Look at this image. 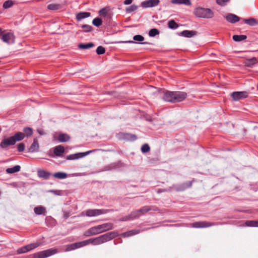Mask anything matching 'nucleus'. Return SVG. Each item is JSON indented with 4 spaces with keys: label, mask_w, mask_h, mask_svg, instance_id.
Returning a JSON list of instances; mask_svg holds the SVG:
<instances>
[{
    "label": "nucleus",
    "mask_w": 258,
    "mask_h": 258,
    "mask_svg": "<svg viewBox=\"0 0 258 258\" xmlns=\"http://www.w3.org/2000/svg\"><path fill=\"white\" fill-rule=\"evenodd\" d=\"M187 97L186 93L181 91H166L163 99L167 102H179L184 100Z\"/></svg>",
    "instance_id": "1"
},
{
    "label": "nucleus",
    "mask_w": 258,
    "mask_h": 258,
    "mask_svg": "<svg viewBox=\"0 0 258 258\" xmlns=\"http://www.w3.org/2000/svg\"><path fill=\"white\" fill-rule=\"evenodd\" d=\"M113 228V225L112 223H104L90 228L85 232L84 235L86 236H90L112 229Z\"/></svg>",
    "instance_id": "2"
},
{
    "label": "nucleus",
    "mask_w": 258,
    "mask_h": 258,
    "mask_svg": "<svg viewBox=\"0 0 258 258\" xmlns=\"http://www.w3.org/2000/svg\"><path fill=\"white\" fill-rule=\"evenodd\" d=\"M117 233L114 231L109 232L99 237L87 239L88 244L99 245L109 241L117 236Z\"/></svg>",
    "instance_id": "3"
},
{
    "label": "nucleus",
    "mask_w": 258,
    "mask_h": 258,
    "mask_svg": "<svg viewBox=\"0 0 258 258\" xmlns=\"http://www.w3.org/2000/svg\"><path fill=\"white\" fill-rule=\"evenodd\" d=\"M24 139V134L22 132H17L13 136L5 138L0 144L2 148H6L10 145H14L17 142L21 141Z\"/></svg>",
    "instance_id": "4"
},
{
    "label": "nucleus",
    "mask_w": 258,
    "mask_h": 258,
    "mask_svg": "<svg viewBox=\"0 0 258 258\" xmlns=\"http://www.w3.org/2000/svg\"><path fill=\"white\" fill-rule=\"evenodd\" d=\"M195 14L198 17L207 19L214 17L213 12L208 8H198L195 10Z\"/></svg>",
    "instance_id": "5"
},
{
    "label": "nucleus",
    "mask_w": 258,
    "mask_h": 258,
    "mask_svg": "<svg viewBox=\"0 0 258 258\" xmlns=\"http://www.w3.org/2000/svg\"><path fill=\"white\" fill-rule=\"evenodd\" d=\"M58 252L56 248H50L36 252L33 254V258H46Z\"/></svg>",
    "instance_id": "6"
},
{
    "label": "nucleus",
    "mask_w": 258,
    "mask_h": 258,
    "mask_svg": "<svg viewBox=\"0 0 258 258\" xmlns=\"http://www.w3.org/2000/svg\"><path fill=\"white\" fill-rule=\"evenodd\" d=\"M64 152V147L61 145H58L49 150L48 155L50 157H61Z\"/></svg>",
    "instance_id": "7"
},
{
    "label": "nucleus",
    "mask_w": 258,
    "mask_h": 258,
    "mask_svg": "<svg viewBox=\"0 0 258 258\" xmlns=\"http://www.w3.org/2000/svg\"><path fill=\"white\" fill-rule=\"evenodd\" d=\"M111 210L106 209H89L85 212V214L88 217H95L102 214H106Z\"/></svg>",
    "instance_id": "8"
},
{
    "label": "nucleus",
    "mask_w": 258,
    "mask_h": 258,
    "mask_svg": "<svg viewBox=\"0 0 258 258\" xmlns=\"http://www.w3.org/2000/svg\"><path fill=\"white\" fill-rule=\"evenodd\" d=\"M42 244L41 242H36V243H31L30 244L27 245L26 246H24L23 247H22L21 248H19L17 249V253L21 254L27 252L28 251H30L31 250H32L35 248H37V247L40 246Z\"/></svg>",
    "instance_id": "9"
},
{
    "label": "nucleus",
    "mask_w": 258,
    "mask_h": 258,
    "mask_svg": "<svg viewBox=\"0 0 258 258\" xmlns=\"http://www.w3.org/2000/svg\"><path fill=\"white\" fill-rule=\"evenodd\" d=\"M1 39L5 43L11 44L15 42V37L13 33L5 32V33L1 37Z\"/></svg>",
    "instance_id": "10"
},
{
    "label": "nucleus",
    "mask_w": 258,
    "mask_h": 258,
    "mask_svg": "<svg viewBox=\"0 0 258 258\" xmlns=\"http://www.w3.org/2000/svg\"><path fill=\"white\" fill-rule=\"evenodd\" d=\"M216 224L214 223H211L207 221H199L190 224V226L193 228H207L209 227L214 225H215Z\"/></svg>",
    "instance_id": "11"
},
{
    "label": "nucleus",
    "mask_w": 258,
    "mask_h": 258,
    "mask_svg": "<svg viewBox=\"0 0 258 258\" xmlns=\"http://www.w3.org/2000/svg\"><path fill=\"white\" fill-rule=\"evenodd\" d=\"M248 96V93L245 91L234 92L231 94V97L234 101L244 99Z\"/></svg>",
    "instance_id": "12"
},
{
    "label": "nucleus",
    "mask_w": 258,
    "mask_h": 258,
    "mask_svg": "<svg viewBox=\"0 0 258 258\" xmlns=\"http://www.w3.org/2000/svg\"><path fill=\"white\" fill-rule=\"evenodd\" d=\"M160 3L159 0H146L141 3L143 8H151L157 6Z\"/></svg>",
    "instance_id": "13"
},
{
    "label": "nucleus",
    "mask_w": 258,
    "mask_h": 258,
    "mask_svg": "<svg viewBox=\"0 0 258 258\" xmlns=\"http://www.w3.org/2000/svg\"><path fill=\"white\" fill-rule=\"evenodd\" d=\"M140 216L138 210L132 212L127 216L122 217L119 220L120 221H126L133 220L136 218H139Z\"/></svg>",
    "instance_id": "14"
},
{
    "label": "nucleus",
    "mask_w": 258,
    "mask_h": 258,
    "mask_svg": "<svg viewBox=\"0 0 258 258\" xmlns=\"http://www.w3.org/2000/svg\"><path fill=\"white\" fill-rule=\"evenodd\" d=\"M92 151H88L84 153H78L74 154H71L66 157V159L69 160H76L80 158L84 157V156L88 155Z\"/></svg>",
    "instance_id": "15"
},
{
    "label": "nucleus",
    "mask_w": 258,
    "mask_h": 258,
    "mask_svg": "<svg viewBox=\"0 0 258 258\" xmlns=\"http://www.w3.org/2000/svg\"><path fill=\"white\" fill-rule=\"evenodd\" d=\"M51 175V174L50 172L43 169H38L37 170V175L40 178L47 179Z\"/></svg>",
    "instance_id": "16"
},
{
    "label": "nucleus",
    "mask_w": 258,
    "mask_h": 258,
    "mask_svg": "<svg viewBox=\"0 0 258 258\" xmlns=\"http://www.w3.org/2000/svg\"><path fill=\"white\" fill-rule=\"evenodd\" d=\"M225 18L226 20L231 23H236L240 20V18L237 16L232 14H227Z\"/></svg>",
    "instance_id": "17"
},
{
    "label": "nucleus",
    "mask_w": 258,
    "mask_h": 258,
    "mask_svg": "<svg viewBox=\"0 0 258 258\" xmlns=\"http://www.w3.org/2000/svg\"><path fill=\"white\" fill-rule=\"evenodd\" d=\"M39 144L36 139H34L33 143L29 148V152H36L38 151Z\"/></svg>",
    "instance_id": "18"
},
{
    "label": "nucleus",
    "mask_w": 258,
    "mask_h": 258,
    "mask_svg": "<svg viewBox=\"0 0 258 258\" xmlns=\"http://www.w3.org/2000/svg\"><path fill=\"white\" fill-rule=\"evenodd\" d=\"M192 185V181H187L184 183L181 184L179 187L176 189V190L179 191H183L186 189L187 188L191 187Z\"/></svg>",
    "instance_id": "19"
},
{
    "label": "nucleus",
    "mask_w": 258,
    "mask_h": 258,
    "mask_svg": "<svg viewBox=\"0 0 258 258\" xmlns=\"http://www.w3.org/2000/svg\"><path fill=\"white\" fill-rule=\"evenodd\" d=\"M181 35L185 37H191L196 34V32L194 31L184 30L180 33Z\"/></svg>",
    "instance_id": "20"
},
{
    "label": "nucleus",
    "mask_w": 258,
    "mask_h": 258,
    "mask_svg": "<svg viewBox=\"0 0 258 258\" xmlns=\"http://www.w3.org/2000/svg\"><path fill=\"white\" fill-rule=\"evenodd\" d=\"M70 139V136L66 134H60L58 136V140L59 142H67Z\"/></svg>",
    "instance_id": "21"
},
{
    "label": "nucleus",
    "mask_w": 258,
    "mask_h": 258,
    "mask_svg": "<svg viewBox=\"0 0 258 258\" xmlns=\"http://www.w3.org/2000/svg\"><path fill=\"white\" fill-rule=\"evenodd\" d=\"M34 211L36 215H45L46 209L42 206H38L34 208Z\"/></svg>",
    "instance_id": "22"
},
{
    "label": "nucleus",
    "mask_w": 258,
    "mask_h": 258,
    "mask_svg": "<svg viewBox=\"0 0 258 258\" xmlns=\"http://www.w3.org/2000/svg\"><path fill=\"white\" fill-rule=\"evenodd\" d=\"M243 21L245 24L251 26H255L258 23V21L252 18L247 19H243Z\"/></svg>",
    "instance_id": "23"
},
{
    "label": "nucleus",
    "mask_w": 258,
    "mask_h": 258,
    "mask_svg": "<svg viewBox=\"0 0 258 258\" xmlns=\"http://www.w3.org/2000/svg\"><path fill=\"white\" fill-rule=\"evenodd\" d=\"M171 2L173 4H184L186 6H190L191 5L190 0H172Z\"/></svg>",
    "instance_id": "24"
},
{
    "label": "nucleus",
    "mask_w": 258,
    "mask_h": 258,
    "mask_svg": "<svg viewBox=\"0 0 258 258\" xmlns=\"http://www.w3.org/2000/svg\"><path fill=\"white\" fill-rule=\"evenodd\" d=\"M257 62V58L256 57H252V58L246 59L244 62V64L246 66L250 67Z\"/></svg>",
    "instance_id": "25"
},
{
    "label": "nucleus",
    "mask_w": 258,
    "mask_h": 258,
    "mask_svg": "<svg viewBox=\"0 0 258 258\" xmlns=\"http://www.w3.org/2000/svg\"><path fill=\"white\" fill-rule=\"evenodd\" d=\"M21 169V167L19 165H16L12 168H7L6 172L8 173L12 174L15 172H19Z\"/></svg>",
    "instance_id": "26"
},
{
    "label": "nucleus",
    "mask_w": 258,
    "mask_h": 258,
    "mask_svg": "<svg viewBox=\"0 0 258 258\" xmlns=\"http://www.w3.org/2000/svg\"><path fill=\"white\" fill-rule=\"evenodd\" d=\"M90 16V13L89 12H81L78 13L76 16V18L78 20L80 21L83 19L87 18Z\"/></svg>",
    "instance_id": "27"
},
{
    "label": "nucleus",
    "mask_w": 258,
    "mask_h": 258,
    "mask_svg": "<svg viewBox=\"0 0 258 258\" xmlns=\"http://www.w3.org/2000/svg\"><path fill=\"white\" fill-rule=\"evenodd\" d=\"M23 134H24V137H26L27 138L31 137L33 134V130L32 128L30 127H26L23 128Z\"/></svg>",
    "instance_id": "28"
},
{
    "label": "nucleus",
    "mask_w": 258,
    "mask_h": 258,
    "mask_svg": "<svg viewBox=\"0 0 258 258\" xmlns=\"http://www.w3.org/2000/svg\"><path fill=\"white\" fill-rule=\"evenodd\" d=\"M61 8V5L58 4H51L47 6V9L49 10H57Z\"/></svg>",
    "instance_id": "29"
},
{
    "label": "nucleus",
    "mask_w": 258,
    "mask_h": 258,
    "mask_svg": "<svg viewBox=\"0 0 258 258\" xmlns=\"http://www.w3.org/2000/svg\"><path fill=\"white\" fill-rule=\"evenodd\" d=\"M245 225L248 227H258V220L246 221Z\"/></svg>",
    "instance_id": "30"
},
{
    "label": "nucleus",
    "mask_w": 258,
    "mask_h": 258,
    "mask_svg": "<svg viewBox=\"0 0 258 258\" xmlns=\"http://www.w3.org/2000/svg\"><path fill=\"white\" fill-rule=\"evenodd\" d=\"M140 233L139 230H132L129 231H127L126 232H125L122 234V236L124 237H129L131 236H133L137 234H139Z\"/></svg>",
    "instance_id": "31"
},
{
    "label": "nucleus",
    "mask_w": 258,
    "mask_h": 258,
    "mask_svg": "<svg viewBox=\"0 0 258 258\" xmlns=\"http://www.w3.org/2000/svg\"><path fill=\"white\" fill-rule=\"evenodd\" d=\"M152 210V209L150 206H144L141 209L138 210V211L140 216H141Z\"/></svg>",
    "instance_id": "32"
},
{
    "label": "nucleus",
    "mask_w": 258,
    "mask_h": 258,
    "mask_svg": "<svg viewBox=\"0 0 258 258\" xmlns=\"http://www.w3.org/2000/svg\"><path fill=\"white\" fill-rule=\"evenodd\" d=\"M76 249L83 247L84 246H86L87 245H88V242L87 241V240H85L82 241L74 243Z\"/></svg>",
    "instance_id": "33"
},
{
    "label": "nucleus",
    "mask_w": 258,
    "mask_h": 258,
    "mask_svg": "<svg viewBox=\"0 0 258 258\" xmlns=\"http://www.w3.org/2000/svg\"><path fill=\"white\" fill-rule=\"evenodd\" d=\"M246 39V36L244 35H235L233 36V39L234 41L238 42L244 40Z\"/></svg>",
    "instance_id": "34"
},
{
    "label": "nucleus",
    "mask_w": 258,
    "mask_h": 258,
    "mask_svg": "<svg viewBox=\"0 0 258 258\" xmlns=\"http://www.w3.org/2000/svg\"><path fill=\"white\" fill-rule=\"evenodd\" d=\"M53 176L58 179H64L67 177V174L63 172H56L55 173Z\"/></svg>",
    "instance_id": "35"
},
{
    "label": "nucleus",
    "mask_w": 258,
    "mask_h": 258,
    "mask_svg": "<svg viewBox=\"0 0 258 258\" xmlns=\"http://www.w3.org/2000/svg\"><path fill=\"white\" fill-rule=\"evenodd\" d=\"M94 46V44L92 43H88L87 44H80L79 45V48L80 49H89L90 48L93 47Z\"/></svg>",
    "instance_id": "36"
},
{
    "label": "nucleus",
    "mask_w": 258,
    "mask_h": 258,
    "mask_svg": "<svg viewBox=\"0 0 258 258\" xmlns=\"http://www.w3.org/2000/svg\"><path fill=\"white\" fill-rule=\"evenodd\" d=\"M14 4V2L12 0H8L3 4L4 9H7L12 7Z\"/></svg>",
    "instance_id": "37"
},
{
    "label": "nucleus",
    "mask_w": 258,
    "mask_h": 258,
    "mask_svg": "<svg viewBox=\"0 0 258 258\" xmlns=\"http://www.w3.org/2000/svg\"><path fill=\"white\" fill-rule=\"evenodd\" d=\"M168 26L170 29H176L178 27V24L173 20L168 22Z\"/></svg>",
    "instance_id": "38"
},
{
    "label": "nucleus",
    "mask_w": 258,
    "mask_h": 258,
    "mask_svg": "<svg viewBox=\"0 0 258 258\" xmlns=\"http://www.w3.org/2000/svg\"><path fill=\"white\" fill-rule=\"evenodd\" d=\"M92 23L94 26L99 27L102 24V21L101 19L96 18L93 20Z\"/></svg>",
    "instance_id": "39"
},
{
    "label": "nucleus",
    "mask_w": 258,
    "mask_h": 258,
    "mask_svg": "<svg viewBox=\"0 0 258 258\" xmlns=\"http://www.w3.org/2000/svg\"><path fill=\"white\" fill-rule=\"evenodd\" d=\"M138 7L135 5H132L131 6L126 8V12L127 13H131L137 10Z\"/></svg>",
    "instance_id": "40"
},
{
    "label": "nucleus",
    "mask_w": 258,
    "mask_h": 258,
    "mask_svg": "<svg viewBox=\"0 0 258 258\" xmlns=\"http://www.w3.org/2000/svg\"><path fill=\"white\" fill-rule=\"evenodd\" d=\"M159 32L157 29H152L149 32V35L150 37H154L156 35L159 34Z\"/></svg>",
    "instance_id": "41"
},
{
    "label": "nucleus",
    "mask_w": 258,
    "mask_h": 258,
    "mask_svg": "<svg viewBox=\"0 0 258 258\" xmlns=\"http://www.w3.org/2000/svg\"><path fill=\"white\" fill-rule=\"evenodd\" d=\"M105 48L102 46H98L96 49V53L97 54H103L105 53Z\"/></svg>",
    "instance_id": "42"
},
{
    "label": "nucleus",
    "mask_w": 258,
    "mask_h": 258,
    "mask_svg": "<svg viewBox=\"0 0 258 258\" xmlns=\"http://www.w3.org/2000/svg\"><path fill=\"white\" fill-rule=\"evenodd\" d=\"M150 150V148L149 146L147 144L143 145L141 148V151L144 153L148 152Z\"/></svg>",
    "instance_id": "43"
},
{
    "label": "nucleus",
    "mask_w": 258,
    "mask_h": 258,
    "mask_svg": "<svg viewBox=\"0 0 258 258\" xmlns=\"http://www.w3.org/2000/svg\"><path fill=\"white\" fill-rule=\"evenodd\" d=\"M65 251H69L76 249L74 243L67 245Z\"/></svg>",
    "instance_id": "44"
},
{
    "label": "nucleus",
    "mask_w": 258,
    "mask_h": 258,
    "mask_svg": "<svg viewBox=\"0 0 258 258\" xmlns=\"http://www.w3.org/2000/svg\"><path fill=\"white\" fill-rule=\"evenodd\" d=\"M107 14V10L106 8H103L99 11V14L101 16L106 17Z\"/></svg>",
    "instance_id": "45"
},
{
    "label": "nucleus",
    "mask_w": 258,
    "mask_h": 258,
    "mask_svg": "<svg viewBox=\"0 0 258 258\" xmlns=\"http://www.w3.org/2000/svg\"><path fill=\"white\" fill-rule=\"evenodd\" d=\"M82 27L83 29V31L85 32H90L92 30V29L91 26L88 25H84Z\"/></svg>",
    "instance_id": "46"
},
{
    "label": "nucleus",
    "mask_w": 258,
    "mask_h": 258,
    "mask_svg": "<svg viewBox=\"0 0 258 258\" xmlns=\"http://www.w3.org/2000/svg\"><path fill=\"white\" fill-rule=\"evenodd\" d=\"M133 39L137 41H143L144 40V37L140 35H137L134 36Z\"/></svg>",
    "instance_id": "47"
},
{
    "label": "nucleus",
    "mask_w": 258,
    "mask_h": 258,
    "mask_svg": "<svg viewBox=\"0 0 258 258\" xmlns=\"http://www.w3.org/2000/svg\"><path fill=\"white\" fill-rule=\"evenodd\" d=\"M25 148V146L24 143H20L18 145V151L19 152H23L24 151Z\"/></svg>",
    "instance_id": "48"
},
{
    "label": "nucleus",
    "mask_w": 258,
    "mask_h": 258,
    "mask_svg": "<svg viewBox=\"0 0 258 258\" xmlns=\"http://www.w3.org/2000/svg\"><path fill=\"white\" fill-rule=\"evenodd\" d=\"M229 0H216L218 5L221 6H225Z\"/></svg>",
    "instance_id": "49"
},
{
    "label": "nucleus",
    "mask_w": 258,
    "mask_h": 258,
    "mask_svg": "<svg viewBox=\"0 0 258 258\" xmlns=\"http://www.w3.org/2000/svg\"><path fill=\"white\" fill-rule=\"evenodd\" d=\"M133 2V0H125L123 2V4L125 5H128L131 4Z\"/></svg>",
    "instance_id": "50"
},
{
    "label": "nucleus",
    "mask_w": 258,
    "mask_h": 258,
    "mask_svg": "<svg viewBox=\"0 0 258 258\" xmlns=\"http://www.w3.org/2000/svg\"><path fill=\"white\" fill-rule=\"evenodd\" d=\"M128 136H131V139L132 140H136L137 139V137L135 135H130V134H127Z\"/></svg>",
    "instance_id": "51"
},
{
    "label": "nucleus",
    "mask_w": 258,
    "mask_h": 258,
    "mask_svg": "<svg viewBox=\"0 0 258 258\" xmlns=\"http://www.w3.org/2000/svg\"><path fill=\"white\" fill-rule=\"evenodd\" d=\"M37 131H38V133H39L40 135H43V134H44L43 132L42 131H41V130H37Z\"/></svg>",
    "instance_id": "52"
},
{
    "label": "nucleus",
    "mask_w": 258,
    "mask_h": 258,
    "mask_svg": "<svg viewBox=\"0 0 258 258\" xmlns=\"http://www.w3.org/2000/svg\"><path fill=\"white\" fill-rule=\"evenodd\" d=\"M128 42H129V43H134V42L133 41H128Z\"/></svg>",
    "instance_id": "53"
},
{
    "label": "nucleus",
    "mask_w": 258,
    "mask_h": 258,
    "mask_svg": "<svg viewBox=\"0 0 258 258\" xmlns=\"http://www.w3.org/2000/svg\"><path fill=\"white\" fill-rule=\"evenodd\" d=\"M2 13V10L0 9V14Z\"/></svg>",
    "instance_id": "54"
},
{
    "label": "nucleus",
    "mask_w": 258,
    "mask_h": 258,
    "mask_svg": "<svg viewBox=\"0 0 258 258\" xmlns=\"http://www.w3.org/2000/svg\"><path fill=\"white\" fill-rule=\"evenodd\" d=\"M143 44H148L147 42H144V43H142Z\"/></svg>",
    "instance_id": "55"
}]
</instances>
